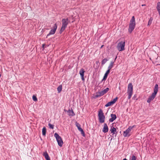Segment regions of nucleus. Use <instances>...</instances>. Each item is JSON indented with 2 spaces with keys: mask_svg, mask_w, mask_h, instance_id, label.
Here are the masks:
<instances>
[{
  "mask_svg": "<svg viewBox=\"0 0 160 160\" xmlns=\"http://www.w3.org/2000/svg\"><path fill=\"white\" fill-rule=\"evenodd\" d=\"M109 90V88H107L101 91L96 92L95 95H94L95 98L101 97L106 93Z\"/></svg>",
  "mask_w": 160,
  "mask_h": 160,
  "instance_id": "39448f33",
  "label": "nucleus"
},
{
  "mask_svg": "<svg viewBox=\"0 0 160 160\" xmlns=\"http://www.w3.org/2000/svg\"><path fill=\"white\" fill-rule=\"evenodd\" d=\"M135 126L133 125L132 126H130L129 128L123 132V135L124 137H129L131 134H130L131 129L134 127Z\"/></svg>",
  "mask_w": 160,
  "mask_h": 160,
  "instance_id": "1a4fd4ad",
  "label": "nucleus"
},
{
  "mask_svg": "<svg viewBox=\"0 0 160 160\" xmlns=\"http://www.w3.org/2000/svg\"><path fill=\"white\" fill-rule=\"evenodd\" d=\"M110 131L113 134V136H114L115 137L116 136L117 132L116 128L112 126L111 127Z\"/></svg>",
  "mask_w": 160,
  "mask_h": 160,
  "instance_id": "f8f14e48",
  "label": "nucleus"
},
{
  "mask_svg": "<svg viewBox=\"0 0 160 160\" xmlns=\"http://www.w3.org/2000/svg\"><path fill=\"white\" fill-rule=\"evenodd\" d=\"M32 99L33 101H36L38 100V99L34 95H33L32 96Z\"/></svg>",
  "mask_w": 160,
  "mask_h": 160,
  "instance_id": "cd10ccee",
  "label": "nucleus"
},
{
  "mask_svg": "<svg viewBox=\"0 0 160 160\" xmlns=\"http://www.w3.org/2000/svg\"><path fill=\"white\" fill-rule=\"evenodd\" d=\"M142 6H145V4H142Z\"/></svg>",
  "mask_w": 160,
  "mask_h": 160,
  "instance_id": "7c9ffc66",
  "label": "nucleus"
},
{
  "mask_svg": "<svg viewBox=\"0 0 160 160\" xmlns=\"http://www.w3.org/2000/svg\"><path fill=\"white\" fill-rule=\"evenodd\" d=\"M45 46V44H43L42 45V48H43V49H44L45 48V47H44Z\"/></svg>",
  "mask_w": 160,
  "mask_h": 160,
  "instance_id": "c85d7f7f",
  "label": "nucleus"
},
{
  "mask_svg": "<svg viewBox=\"0 0 160 160\" xmlns=\"http://www.w3.org/2000/svg\"><path fill=\"white\" fill-rule=\"evenodd\" d=\"M137 158L134 155H133L130 158V160H136Z\"/></svg>",
  "mask_w": 160,
  "mask_h": 160,
  "instance_id": "a878e982",
  "label": "nucleus"
},
{
  "mask_svg": "<svg viewBox=\"0 0 160 160\" xmlns=\"http://www.w3.org/2000/svg\"><path fill=\"white\" fill-rule=\"evenodd\" d=\"M108 60L107 59V58H104L102 60V65L104 64Z\"/></svg>",
  "mask_w": 160,
  "mask_h": 160,
  "instance_id": "393cba45",
  "label": "nucleus"
},
{
  "mask_svg": "<svg viewBox=\"0 0 160 160\" xmlns=\"http://www.w3.org/2000/svg\"><path fill=\"white\" fill-rule=\"evenodd\" d=\"M117 99L118 98L117 97L116 98L113 99V101H111L108 102L107 104L105 105V106L106 107H108L113 105L116 102Z\"/></svg>",
  "mask_w": 160,
  "mask_h": 160,
  "instance_id": "9b49d317",
  "label": "nucleus"
},
{
  "mask_svg": "<svg viewBox=\"0 0 160 160\" xmlns=\"http://www.w3.org/2000/svg\"><path fill=\"white\" fill-rule=\"evenodd\" d=\"M123 160H128L126 158H124Z\"/></svg>",
  "mask_w": 160,
  "mask_h": 160,
  "instance_id": "2f4dec72",
  "label": "nucleus"
},
{
  "mask_svg": "<svg viewBox=\"0 0 160 160\" xmlns=\"http://www.w3.org/2000/svg\"><path fill=\"white\" fill-rule=\"evenodd\" d=\"M125 42L121 41L118 43L117 45V48L119 51H122L125 50Z\"/></svg>",
  "mask_w": 160,
  "mask_h": 160,
  "instance_id": "0eeeda50",
  "label": "nucleus"
},
{
  "mask_svg": "<svg viewBox=\"0 0 160 160\" xmlns=\"http://www.w3.org/2000/svg\"><path fill=\"white\" fill-rule=\"evenodd\" d=\"M76 126L77 127L79 131L81 132L82 134H84V132L82 129L81 128L80 125L78 123L76 122Z\"/></svg>",
  "mask_w": 160,
  "mask_h": 160,
  "instance_id": "4468645a",
  "label": "nucleus"
},
{
  "mask_svg": "<svg viewBox=\"0 0 160 160\" xmlns=\"http://www.w3.org/2000/svg\"><path fill=\"white\" fill-rule=\"evenodd\" d=\"M152 20H153L152 18H150L148 22V26H150L151 25V24L152 23Z\"/></svg>",
  "mask_w": 160,
  "mask_h": 160,
  "instance_id": "b1692460",
  "label": "nucleus"
},
{
  "mask_svg": "<svg viewBox=\"0 0 160 160\" xmlns=\"http://www.w3.org/2000/svg\"><path fill=\"white\" fill-rule=\"evenodd\" d=\"M158 85L157 84H156L154 87V89L153 92L152 93V94L148 98L147 102L149 103L151 101H152L154 99L155 97L156 96V94L158 91Z\"/></svg>",
  "mask_w": 160,
  "mask_h": 160,
  "instance_id": "f257e3e1",
  "label": "nucleus"
},
{
  "mask_svg": "<svg viewBox=\"0 0 160 160\" xmlns=\"http://www.w3.org/2000/svg\"><path fill=\"white\" fill-rule=\"evenodd\" d=\"M156 8L160 16V2H158L157 3Z\"/></svg>",
  "mask_w": 160,
  "mask_h": 160,
  "instance_id": "a211bd4d",
  "label": "nucleus"
},
{
  "mask_svg": "<svg viewBox=\"0 0 160 160\" xmlns=\"http://www.w3.org/2000/svg\"><path fill=\"white\" fill-rule=\"evenodd\" d=\"M104 127L102 129V132L104 133L108 132V129L107 125L106 123H104Z\"/></svg>",
  "mask_w": 160,
  "mask_h": 160,
  "instance_id": "dca6fc26",
  "label": "nucleus"
},
{
  "mask_svg": "<svg viewBox=\"0 0 160 160\" xmlns=\"http://www.w3.org/2000/svg\"><path fill=\"white\" fill-rule=\"evenodd\" d=\"M54 136L56 139L58 145L60 147H62L63 144V142L61 138L57 133L54 134Z\"/></svg>",
  "mask_w": 160,
  "mask_h": 160,
  "instance_id": "6e6552de",
  "label": "nucleus"
},
{
  "mask_svg": "<svg viewBox=\"0 0 160 160\" xmlns=\"http://www.w3.org/2000/svg\"><path fill=\"white\" fill-rule=\"evenodd\" d=\"M62 26L59 32L60 33H61L65 30L69 22L68 18L62 19Z\"/></svg>",
  "mask_w": 160,
  "mask_h": 160,
  "instance_id": "7ed1b4c3",
  "label": "nucleus"
},
{
  "mask_svg": "<svg viewBox=\"0 0 160 160\" xmlns=\"http://www.w3.org/2000/svg\"><path fill=\"white\" fill-rule=\"evenodd\" d=\"M98 116L99 122L101 123H103L105 121V117L102 110L98 112Z\"/></svg>",
  "mask_w": 160,
  "mask_h": 160,
  "instance_id": "423d86ee",
  "label": "nucleus"
},
{
  "mask_svg": "<svg viewBox=\"0 0 160 160\" xmlns=\"http://www.w3.org/2000/svg\"><path fill=\"white\" fill-rule=\"evenodd\" d=\"M133 87L132 83H129L128 85L127 93L128 95V99H129L131 98L133 93Z\"/></svg>",
  "mask_w": 160,
  "mask_h": 160,
  "instance_id": "20e7f679",
  "label": "nucleus"
},
{
  "mask_svg": "<svg viewBox=\"0 0 160 160\" xmlns=\"http://www.w3.org/2000/svg\"><path fill=\"white\" fill-rule=\"evenodd\" d=\"M43 155L47 160H50L48 154L46 152H44L43 154Z\"/></svg>",
  "mask_w": 160,
  "mask_h": 160,
  "instance_id": "f3484780",
  "label": "nucleus"
},
{
  "mask_svg": "<svg viewBox=\"0 0 160 160\" xmlns=\"http://www.w3.org/2000/svg\"><path fill=\"white\" fill-rule=\"evenodd\" d=\"M48 126L50 128L53 129L54 128V125L50 123H48Z\"/></svg>",
  "mask_w": 160,
  "mask_h": 160,
  "instance_id": "bb28decb",
  "label": "nucleus"
},
{
  "mask_svg": "<svg viewBox=\"0 0 160 160\" xmlns=\"http://www.w3.org/2000/svg\"><path fill=\"white\" fill-rule=\"evenodd\" d=\"M110 71L109 70H108L105 73V74L104 76L103 77V79H106L107 76L109 74V73H110Z\"/></svg>",
  "mask_w": 160,
  "mask_h": 160,
  "instance_id": "aec40b11",
  "label": "nucleus"
},
{
  "mask_svg": "<svg viewBox=\"0 0 160 160\" xmlns=\"http://www.w3.org/2000/svg\"><path fill=\"white\" fill-rule=\"evenodd\" d=\"M103 46V45H102V46H101V48H102Z\"/></svg>",
  "mask_w": 160,
  "mask_h": 160,
  "instance_id": "c756f323",
  "label": "nucleus"
},
{
  "mask_svg": "<svg viewBox=\"0 0 160 160\" xmlns=\"http://www.w3.org/2000/svg\"><path fill=\"white\" fill-rule=\"evenodd\" d=\"M68 115L69 116H72L75 115L73 111L72 110H69L68 111Z\"/></svg>",
  "mask_w": 160,
  "mask_h": 160,
  "instance_id": "6ab92c4d",
  "label": "nucleus"
},
{
  "mask_svg": "<svg viewBox=\"0 0 160 160\" xmlns=\"http://www.w3.org/2000/svg\"><path fill=\"white\" fill-rule=\"evenodd\" d=\"M114 64V62L112 61L111 62L109 65L108 67V70H110L113 67Z\"/></svg>",
  "mask_w": 160,
  "mask_h": 160,
  "instance_id": "412c9836",
  "label": "nucleus"
},
{
  "mask_svg": "<svg viewBox=\"0 0 160 160\" xmlns=\"http://www.w3.org/2000/svg\"><path fill=\"white\" fill-rule=\"evenodd\" d=\"M135 20L134 17V16L132 17L131 19L129 24V27L128 28V32L131 33L134 29L135 26Z\"/></svg>",
  "mask_w": 160,
  "mask_h": 160,
  "instance_id": "f03ea898",
  "label": "nucleus"
},
{
  "mask_svg": "<svg viewBox=\"0 0 160 160\" xmlns=\"http://www.w3.org/2000/svg\"><path fill=\"white\" fill-rule=\"evenodd\" d=\"M85 71L83 68L81 69L79 71V74L81 76L82 79L83 81H84V73Z\"/></svg>",
  "mask_w": 160,
  "mask_h": 160,
  "instance_id": "ddd939ff",
  "label": "nucleus"
},
{
  "mask_svg": "<svg viewBox=\"0 0 160 160\" xmlns=\"http://www.w3.org/2000/svg\"><path fill=\"white\" fill-rule=\"evenodd\" d=\"M62 85H59L57 88V90L58 93H60L62 91Z\"/></svg>",
  "mask_w": 160,
  "mask_h": 160,
  "instance_id": "5701e85b",
  "label": "nucleus"
},
{
  "mask_svg": "<svg viewBox=\"0 0 160 160\" xmlns=\"http://www.w3.org/2000/svg\"><path fill=\"white\" fill-rule=\"evenodd\" d=\"M57 24L56 23L54 24V26L53 27V29H51L50 30L49 33L47 35V37L50 35H52L54 34L57 30Z\"/></svg>",
  "mask_w": 160,
  "mask_h": 160,
  "instance_id": "9d476101",
  "label": "nucleus"
},
{
  "mask_svg": "<svg viewBox=\"0 0 160 160\" xmlns=\"http://www.w3.org/2000/svg\"><path fill=\"white\" fill-rule=\"evenodd\" d=\"M111 118L109 119V121L110 122H113L117 118L116 115L115 114H111Z\"/></svg>",
  "mask_w": 160,
  "mask_h": 160,
  "instance_id": "2eb2a0df",
  "label": "nucleus"
},
{
  "mask_svg": "<svg viewBox=\"0 0 160 160\" xmlns=\"http://www.w3.org/2000/svg\"><path fill=\"white\" fill-rule=\"evenodd\" d=\"M117 58V57H116L115 59V60H116V58Z\"/></svg>",
  "mask_w": 160,
  "mask_h": 160,
  "instance_id": "473e14b6",
  "label": "nucleus"
},
{
  "mask_svg": "<svg viewBox=\"0 0 160 160\" xmlns=\"http://www.w3.org/2000/svg\"><path fill=\"white\" fill-rule=\"evenodd\" d=\"M42 134L43 136H45L46 132V128L45 127H44L42 129Z\"/></svg>",
  "mask_w": 160,
  "mask_h": 160,
  "instance_id": "4be33fe9",
  "label": "nucleus"
}]
</instances>
